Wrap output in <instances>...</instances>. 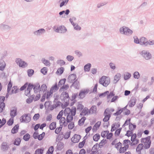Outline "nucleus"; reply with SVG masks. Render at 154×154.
<instances>
[{
    "mask_svg": "<svg viewBox=\"0 0 154 154\" xmlns=\"http://www.w3.org/2000/svg\"><path fill=\"white\" fill-rule=\"evenodd\" d=\"M45 32V30L41 28L33 32L34 35L36 36H40L44 34Z\"/></svg>",
    "mask_w": 154,
    "mask_h": 154,
    "instance_id": "11",
    "label": "nucleus"
},
{
    "mask_svg": "<svg viewBox=\"0 0 154 154\" xmlns=\"http://www.w3.org/2000/svg\"><path fill=\"white\" fill-rule=\"evenodd\" d=\"M28 82H26L23 86H21L20 88V91H23L28 86Z\"/></svg>",
    "mask_w": 154,
    "mask_h": 154,
    "instance_id": "58",
    "label": "nucleus"
},
{
    "mask_svg": "<svg viewBox=\"0 0 154 154\" xmlns=\"http://www.w3.org/2000/svg\"><path fill=\"white\" fill-rule=\"evenodd\" d=\"M13 123L14 119L11 117L7 122V124L9 126H11Z\"/></svg>",
    "mask_w": 154,
    "mask_h": 154,
    "instance_id": "46",
    "label": "nucleus"
},
{
    "mask_svg": "<svg viewBox=\"0 0 154 154\" xmlns=\"http://www.w3.org/2000/svg\"><path fill=\"white\" fill-rule=\"evenodd\" d=\"M73 119V116L70 115V114L67 115L66 119V121L67 123L71 122Z\"/></svg>",
    "mask_w": 154,
    "mask_h": 154,
    "instance_id": "35",
    "label": "nucleus"
},
{
    "mask_svg": "<svg viewBox=\"0 0 154 154\" xmlns=\"http://www.w3.org/2000/svg\"><path fill=\"white\" fill-rule=\"evenodd\" d=\"M136 126L135 124H133L131 122L129 124V128L130 131L133 132V131L136 128Z\"/></svg>",
    "mask_w": 154,
    "mask_h": 154,
    "instance_id": "26",
    "label": "nucleus"
},
{
    "mask_svg": "<svg viewBox=\"0 0 154 154\" xmlns=\"http://www.w3.org/2000/svg\"><path fill=\"white\" fill-rule=\"evenodd\" d=\"M6 63L4 61L0 62V70L3 71L4 70L6 66Z\"/></svg>",
    "mask_w": 154,
    "mask_h": 154,
    "instance_id": "32",
    "label": "nucleus"
},
{
    "mask_svg": "<svg viewBox=\"0 0 154 154\" xmlns=\"http://www.w3.org/2000/svg\"><path fill=\"white\" fill-rule=\"evenodd\" d=\"M131 76V74L130 73L127 72L124 75V79L125 80H128L130 78Z\"/></svg>",
    "mask_w": 154,
    "mask_h": 154,
    "instance_id": "41",
    "label": "nucleus"
},
{
    "mask_svg": "<svg viewBox=\"0 0 154 154\" xmlns=\"http://www.w3.org/2000/svg\"><path fill=\"white\" fill-rule=\"evenodd\" d=\"M66 59L68 61L70 62L72 61L73 60L74 57L72 56L71 55H68L66 57Z\"/></svg>",
    "mask_w": 154,
    "mask_h": 154,
    "instance_id": "63",
    "label": "nucleus"
},
{
    "mask_svg": "<svg viewBox=\"0 0 154 154\" xmlns=\"http://www.w3.org/2000/svg\"><path fill=\"white\" fill-rule=\"evenodd\" d=\"M136 99L134 97H131L129 102V106L130 107H133L135 104Z\"/></svg>",
    "mask_w": 154,
    "mask_h": 154,
    "instance_id": "14",
    "label": "nucleus"
},
{
    "mask_svg": "<svg viewBox=\"0 0 154 154\" xmlns=\"http://www.w3.org/2000/svg\"><path fill=\"white\" fill-rule=\"evenodd\" d=\"M0 27L2 29L5 30H9L11 29V27L10 26L3 24H2L0 25Z\"/></svg>",
    "mask_w": 154,
    "mask_h": 154,
    "instance_id": "28",
    "label": "nucleus"
},
{
    "mask_svg": "<svg viewBox=\"0 0 154 154\" xmlns=\"http://www.w3.org/2000/svg\"><path fill=\"white\" fill-rule=\"evenodd\" d=\"M85 142V140H83L82 142L79 143L78 147L79 148H82L84 146Z\"/></svg>",
    "mask_w": 154,
    "mask_h": 154,
    "instance_id": "52",
    "label": "nucleus"
},
{
    "mask_svg": "<svg viewBox=\"0 0 154 154\" xmlns=\"http://www.w3.org/2000/svg\"><path fill=\"white\" fill-rule=\"evenodd\" d=\"M27 88V90H29V91H31L32 88H33L34 85L32 84L31 83H29L28 85Z\"/></svg>",
    "mask_w": 154,
    "mask_h": 154,
    "instance_id": "49",
    "label": "nucleus"
},
{
    "mask_svg": "<svg viewBox=\"0 0 154 154\" xmlns=\"http://www.w3.org/2000/svg\"><path fill=\"white\" fill-rule=\"evenodd\" d=\"M67 29L64 26H61L57 27L55 30L56 32L60 33H64L66 32Z\"/></svg>",
    "mask_w": 154,
    "mask_h": 154,
    "instance_id": "7",
    "label": "nucleus"
},
{
    "mask_svg": "<svg viewBox=\"0 0 154 154\" xmlns=\"http://www.w3.org/2000/svg\"><path fill=\"white\" fill-rule=\"evenodd\" d=\"M64 71V68L63 67H61L58 69V70L57 71V72L58 73H60V75H61L63 73Z\"/></svg>",
    "mask_w": 154,
    "mask_h": 154,
    "instance_id": "59",
    "label": "nucleus"
},
{
    "mask_svg": "<svg viewBox=\"0 0 154 154\" xmlns=\"http://www.w3.org/2000/svg\"><path fill=\"white\" fill-rule=\"evenodd\" d=\"M42 61L45 66H50V62L48 60H46L44 58H42Z\"/></svg>",
    "mask_w": 154,
    "mask_h": 154,
    "instance_id": "45",
    "label": "nucleus"
},
{
    "mask_svg": "<svg viewBox=\"0 0 154 154\" xmlns=\"http://www.w3.org/2000/svg\"><path fill=\"white\" fill-rule=\"evenodd\" d=\"M86 119V118L85 117H82L81 119L79 120L78 122V125L80 126L83 125Z\"/></svg>",
    "mask_w": 154,
    "mask_h": 154,
    "instance_id": "29",
    "label": "nucleus"
},
{
    "mask_svg": "<svg viewBox=\"0 0 154 154\" xmlns=\"http://www.w3.org/2000/svg\"><path fill=\"white\" fill-rule=\"evenodd\" d=\"M99 145L98 143H96L92 147L91 151H96L98 148Z\"/></svg>",
    "mask_w": 154,
    "mask_h": 154,
    "instance_id": "56",
    "label": "nucleus"
},
{
    "mask_svg": "<svg viewBox=\"0 0 154 154\" xmlns=\"http://www.w3.org/2000/svg\"><path fill=\"white\" fill-rule=\"evenodd\" d=\"M34 72V70L32 69H28L27 71L28 76L31 77L33 74Z\"/></svg>",
    "mask_w": 154,
    "mask_h": 154,
    "instance_id": "47",
    "label": "nucleus"
},
{
    "mask_svg": "<svg viewBox=\"0 0 154 154\" xmlns=\"http://www.w3.org/2000/svg\"><path fill=\"white\" fill-rule=\"evenodd\" d=\"M76 78V75L75 74H72L69 75L68 78V82L70 83L73 82Z\"/></svg>",
    "mask_w": 154,
    "mask_h": 154,
    "instance_id": "12",
    "label": "nucleus"
},
{
    "mask_svg": "<svg viewBox=\"0 0 154 154\" xmlns=\"http://www.w3.org/2000/svg\"><path fill=\"white\" fill-rule=\"evenodd\" d=\"M56 123L55 122H53L51 123L49 125V128L51 130H54L56 128Z\"/></svg>",
    "mask_w": 154,
    "mask_h": 154,
    "instance_id": "33",
    "label": "nucleus"
},
{
    "mask_svg": "<svg viewBox=\"0 0 154 154\" xmlns=\"http://www.w3.org/2000/svg\"><path fill=\"white\" fill-rule=\"evenodd\" d=\"M30 137V135L28 134L27 133L24 135L23 137V139L25 141H27L29 140Z\"/></svg>",
    "mask_w": 154,
    "mask_h": 154,
    "instance_id": "38",
    "label": "nucleus"
},
{
    "mask_svg": "<svg viewBox=\"0 0 154 154\" xmlns=\"http://www.w3.org/2000/svg\"><path fill=\"white\" fill-rule=\"evenodd\" d=\"M63 113V110L60 111L57 116V119L58 120L60 119L62 117Z\"/></svg>",
    "mask_w": 154,
    "mask_h": 154,
    "instance_id": "48",
    "label": "nucleus"
},
{
    "mask_svg": "<svg viewBox=\"0 0 154 154\" xmlns=\"http://www.w3.org/2000/svg\"><path fill=\"white\" fill-rule=\"evenodd\" d=\"M64 143L60 141H59L57 144V149L58 150H61L64 147Z\"/></svg>",
    "mask_w": 154,
    "mask_h": 154,
    "instance_id": "22",
    "label": "nucleus"
},
{
    "mask_svg": "<svg viewBox=\"0 0 154 154\" xmlns=\"http://www.w3.org/2000/svg\"><path fill=\"white\" fill-rule=\"evenodd\" d=\"M17 109L15 106L12 107L11 110L10 116L12 118H13L17 115Z\"/></svg>",
    "mask_w": 154,
    "mask_h": 154,
    "instance_id": "13",
    "label": "nucleus"
},
{
    "mask_svg": "<svg viewBox=\"0 0 154 154\" xmlns=\"http://www.w3.org/2000/svg\"><path fill=\"white\" fill-rule=\"evenodd\" d=\"M121 74L119 73H117L114 77L113 80V82L114 84H116L120 79Z\"/></svg>",
    "mask_w": 154,
    "mask_h": 154,
    "instance_id": "18",
    "label": "nucleus"
},
{
    "mask_svg": "<svg viewBox=\"0 0 154 154\" xmlns=\"http://www.w3.org/2000/svg\"><path fill=\"white\" fill-rule=\"evenodd\" d=\"M15 62L20 67L24 68L28 65L27 63L20 58H17Z\"/></svg>",
    "mask_w": 154,
    "mask_h": 154,
    "instance_id": "6",
    "label": "nucleus"
},
{
    "mask_svg": "<svg viewBox=\"0 0 154 154\" xmlns=\"http://www.w3.org/2000/svg\"><path fill=\"white\" fill-rule=\"evenodd\" d=\"M76 109L75 107L73 106L70 111L71 115L72 116H74L76 114Z\"/></svg>",
    "mask_w": 154,
    "mask_h": 154,
    "instance_id": "43",
    "label": "nucleus"
},
{
    "mask_svg": "<svg viewBox=\"0 0 154 154\" xmlns=\"http://www.w3.org/2000/svg\"><path fill=\"white\" fill-rule=\"evenodd\" d=\"M6 119L5 118H3L1 120L0 119V128H1L6 123Z\"/></svg>",
    "mask_w": 154,
    "mask_h": 154,
    "instance_id": "42",
    "label": "nucleus"
},
{
    "mask_svg": "<svg viewBox=\"0 0 154 154\" xmlns=\"http://www.w3.org/2000/svg\"><path fill=\"white\" fill-rule=\"evenodd\" d=\"M43 149H38L35 151V154H42L43 153Z\"/></svg>",
    "mask_w": 154,
    "mask_h": 154,
    "instance_id": "39",
    "label": "nucleus"
},
{
    "mask_svg": "<svg viewBox=\"0 0 154 154\" xmlns=\"http://www.w3.org/2000/svg\"><path fill=\"white\" fill-rule=\"evenodd\" d=\"M110 83V78L105 76H103L99 80V83L104 87H106Z\"/></svg>",
    "mask_w": 154,
    "mask_h": 154,
    "instance_id": "2",
    "label": "nucleus"
},
{
    "mask_svg": "<svg viewBox=\"0 0 154 154\" xmlns=\"http://www.w3.org/2000/svg\"><path fill=\"white\" fill-rule=\"evenodd\" d=\"M150 139V136L141 139V142L142 143H144V147L145 149H147L150 147L151 142Z\"/></svg>",
    "mask_w": 154,
    "mask_h": 154,
    "instance_id": "3",
    "label": "nucleus"
},
{
    "mask_svg": "<svg viewBox=\"0 0 154 154\" xmlns=\"http://www.w3.org/2000/svg\"><path fill=\"white\" fill-rule=\"evenodd\" d=\"M84 108V106L82 104L79 103L77 106V109L81 110Z\"/></svg>",
    "mask_w": 154,
    "mask_h": 154,
    "instance_id": "64",
    "label": "nucleus"
},
{
    "mask_svg": "<svg viewBox=\"0 0 154 154\" xmlns=\"http://www.w3.org/2000/svg\"><path fill=\"white\" fill-rule=\"evenodd\" d=\"M97 108L96 106H93L91 108L90 110H89V113H94L96 112Z\"/></svg>",
    "mask_w": 154,
    "mask_h": 154,
    "instance_id": "25",
    "label": "nucleus"
},
{
    "mask_svg": "<svg viewBox=\"0 0 154 154\" xmlns=\"http://www.w3.org/2000/svg\"><path fill=\"white\" fill-rule=\"evenodd\" d=\"M40 88V85L38 83H36L34 84L33 90L35 93H37L38 92H39Z\"/></svg>",
    "mask_w": 154,
    "mask_h": 154,
    "instance_id": "16",
    "label": "nucleus"
},
{
    "mask_svg": "<svg viewBox=\"0 0 154 154\" xmlns=\"http://www.w3.org/2000/svg\"><path fill=\"white\" fill-rule=\"evenodd\" d=\"M21 141L20 138L17 137L16 138L14 142V144L16 146H19L20 145Z\"/></svg>",
    "mask_w": 154,
    "mask_h": 154,
    "instance_id": "30",
    "label": "nucleus"
},
{
    "mask_svg": "<svg viewBox=\"0 0 154 154\" xmlns=\"http://www.w3.org/2000/svg\"><path fill=\"white\" fill-rule=\"evenodd\" d=\"M45 135V133L44 132H43L42 133L38 135V139L39 140H41L44 137Z\"/></svg>",
    "mask_w": 154,
    "mask_h": 154,
    "instance_id": "51",
    "label": "nucleus"
},
{
    "mask_svg": "<svg viewBox=\"0 0 154 154\" xmlns=\"http://www.w3.org/2000/svg\"><path fill=\"white\" fill-rule=\"evenodd\" d=\"M140 54L146 60H149L152 58L151 54L148 51L143 50Z\"/></svg>",
    "mask_w": 154,
    "mask_h": 154,
    "instance_id": "4",
    "label": "nucleus"
},
{
    "mask_svg": "<svg viewBox=\"0 0 154 154\" xmlns=\"http://www.w3.org/2000/svg\"><path fill=\"white\" fill-rule=\"evenodd\" d=\"M71 133V131H70L69 132H67L64 135V138L65 139H68L70 137V133Z\"/></svg>",
    "mask_w": 154,
    "mask_h": 154,
    "instance_id": "62",
    "label": "nucleus"
},
{
    "mask_svg": "<svg viewBox=\"0 0 154 154\" xmlns=\"http://www.w3.org/2000/svg\"><path fill=\"white\" fill-rule=\"evenodd\" d=\"M109 93V92L108 91H106L104 93H100L99 94V96L100 97H104L106 96V95L108 94Z\"/></svg>",
    "mask_w": 154,
    "mask_h": 154,
    "instance_id": "61",
    "label": "nucleus"
},
{
    "mask_svg": "<svg viewBox=\"0 0 154 154\" xmlns=\"http://www.w3.org/2000/svg\"><path fill=\"white\" fill-rule=\"evenodd\" d=\"M69 88V85H63L62 87H61L60 90L59 91L60 92L62 91L63 90L65 91L67 89H68Z\"/></svg>",
    "mask_w": 154,
    "mask_h": 154,
    "instance_id": "37",
    "label": "nucleus"
},
{
    "mask_svg": "<svg viewBox=\"0 0 154 154\" xmlns=\"http://www.w3.org/2000/svg\"><path fill=\"white\" fill-rule=\"evenodd\" d=\"M66 81V79L65 78L61 79L59 81L58 85L59 87L63 85H64Z\"/></svg>",
    "mask_w": 154,
    "mask_h": 154,
    "instance_id": "40",
    "label": "nucleus"
},
{
    "mask_svg": "<svg viewBox=\"0 0 154 154\" xmlns=\"http://www.w3.org/2000/svg\"><path fill=\"white\" fill-rule=\"evenodd\" d=\"M72 83V84L70 86V88H72V86H73L75 89H79L80 84L79 82L77 81V79H76Z\"/></svg>",
    "mask_w": 154,
    "mask_h": 154,
    "instance_id": "15",
    "label": "nucleus"
},
{
    "mask_svg": "<svg viewBox=\"0 0 154 154\" xmlns=\"http://www.w3.org/2000/svg\"><path fill=\"white\" fill-rule=\"evenodd\" d=\"M88 90L87 89L81 90L79 94V98L81 99H83L85 97V95L88 93Z\"/></svg>",
    "mask_w": 154,
    "mask_h": 154,
    "instance_id": "9",
    "label": "nucleus"
},
{
    "mask_svg": "<svg viewBox=\"0 0 154 154\" xmlns=\"http://www.w3.org/2000/svg\"><path fill=\"white\" fill-rule=\"evenodd\" d=\"M61 99H63L64 101L65 100H69V97L68 93L66 91H63L61 94L60 97Z\"/></svg>",
    "mask_w": 154,
    "mask_h": 154,
    "instance_id": "8",
    "label": "nucleus"
},
{
    "mask_svg": "<svg viewBox=\"0 0 154 154\" xmlns=\"http://www.w3.org/2000/svg\"><path fill=\"white\" fill-rule=\"evenodd\" d=\"M41 72L43 75H46L47 72V68L46 67H44L42 68L41 70Z\"/></svg>",
    "mask_w": 154,
    "mask_h": 154,
    "instance_id": "53",
    "label": "nucleus"
},
{
    "mask_svg": "<svg viewBox=\"0 0 154 154\" xmlns=\"http://www.w3.org/2000/svg\"><path fill=\"white\" fill-rule=\"evenodd\" d=\"M147 41V39L144 37H142L140 39V44L141 45H144L145 46L146 45V42Z\"/></svg>",
    "mask_w": 154,
    "mask_h": 154,
    "instance_id": "23",
    "label": "nucleus"
},
{
    "mask_svg": "<svg viewBox=\"0 0 154 154\" xmlns=\"http://www.w3.org/2000/svg\"><path fill=\"white\" fill-rule=\"evenodd\" d=\"M140 74L137 71H136L133 73V76L134 78L135 79H138L140 76Z\"/></svg>",
    "mask_w": 154,
    "mask_h": 154,
    "instance_id": "44",
    "label": "nucleus"
},
{
    "mask_svg": "<svg viewBox=\"0 0 154 154\" xmlns=\"http://www.w3.org/2000/svg\"><path fill=\"white\" fill-rule=\"evenodd\" d=\"M146 46H147L148 45H154V40H152V41H151L150 40H149L148 41H147V42H146Z\"/></svg>",
    "mask_w": 154,
    "mask_h": 154,
    "instance_id": "54",
    "label": "nucleus"
},
{
    "mask_svg": "<svg viewBox=\"0 0 154 154\" xmlns=\"http://www.w3.org/2000/svg\"><path fill=\"white\" fill-rule=\"evenodd\" d=\"M20 119V120H22V122L28 123L31 119V115L29 113L24 114L21 117Z\"/></svg>",
    "mask_w": 154,
    "mask_h": 154,
    "instance_id": "5",
    "label": "nucleus"
},
{
    "mask_svg": "<svg viewBox=\"0 0 154 154\" xmlns=\"http://www.w3.org/2000/svg\"><path fill=\"white\" fill-rule=\"evenodd\" d=\"M9 148L8 146L7 145V143L3 142L2 144L1 149L3 151L7 150Z\"/></svg>",
    "mask_w": 154,
    "mask_h": 154,
    "instance_id": "19",
    "label": "nucleus"
},
{
    "mask_svg": "<svg viewBox=\"0 0 154 154\" xmlns=\"http://www.w3.org/2000/svg\"><path fill=\"white\" fill-rule=\"evenodd\" d=\"M100 138V136L99 134H96L93 137V140L96 142Z\"/></svg>",
    "mask_w": 154,
    "mask_h": 154,
    "instance_id": "36",
    "label": "nucleus"
},
{
    "mask_svg": "<svg viewBox=\"0 0 154 154\" xmlns=\"http://www.w3.org/2000/svg\"><path fill=\"white\" fill-rule=\"evenodd\" d=\"M144 146L143 144L140 143L137 146L136 149V151L137 152L139 153V154L141 153V151L143 149Z\"/></svg>",
    "mask_w": 154,
    "mask_h": 154,
    "instance_id": "20",
    "label": "nucleus"
},
{
    "mask_svg": "<svg viewBox=\"0 0 154 154\" xmlns=\"http://www.w3.org/2000/svg\"><path fill=\"white\" fill-rule=\"evenodd\" d=\"M69 1V0H60V1H61L62 2L60 4V7H62L64 5H66L68 3Z\"/></svg>",
    "mask_w": 154,
    "mask_h": 154,
    "instance_id": "34",
    "label": "nucleus"
},
{
    "mask_svg": "<svg viewBox=\"0 0 154 154\" xmlns=\"http://www.w3.org/2000/svg\"><path fill=\"white\" fill-rule=\"evenodd\" d=\"M74 127V123L73 122H70L68 125V128L69 129H72Z\"/></svg>",
    "mask_w": 154,
    "mask_h": 154,
    "instance_id": "55",
    "label": "nucleus"
},
{
    "mask_svg": "<svg viewBox=\"0 0 154 154\" xmlns=\"http://www.w3.org/2000/svg\"><path fill=\"white\" fill-rule=\"evenodd\" d=\"M109 131H103L101 133V136L103 138H105L106 137V134H108Z\"/></svg>",
    "mask_w": 154,
    "mask_h": 154,
    "instance_id": "57",
    "label": "nucleus"
},
{
    "mask_svg": "<svg viewBox=\"0 0 154 154\" xmlns=\"http://www.w3.org/2000/svg\"><path fill=\"white\" fill-rule=\"evenodd\" d=\"M109 108H107L105 110L104 113V114L105 115V117L108 119V120H109L111 116V114H109Z\"/></svg>",
    "mask_w": 154,
    "mask_h": 154,
    "instance_id": "17",
    "label": "nucleus"
},
{
    "mask_svg": "<svg viewBox=\"0 0 154 154\" xmlns=\"http://www.w3.org/2000/svg\"><path fill=\"white\" fill-rule=\"evenodd\" d=\"M91 67V64L90 63H88L85 65L84 66V69L85 71L88 72L90 71Z\"/></svg>",
    "mask_w": 154,
    "mask_h": 154,
    "instance_id": "31",
    "label": "nucleus"
},
{
    "mask_svg": "<svg viewBox=\"0 0 154 154\" xmlns=\"http://www.w3.org/2000/svg\"><path fill=\"white\" fill-rule=\"evenodd\" d=\"M47 89V87L45 84H44L41 85L40 87L39 93L43 91V92L45 91Z\"/></svg>",
    "mask_w": 154,
    "mask_h": 154,
    "instance_id": "27",
    "label": "nucleus"
},
{
    "mask_svg": "<svg viewBox=\"0 0 154 154\" xmlns=\"http://www.w3.org/2000/svg\"><path fill=\"white\" fill-rule=\"evenodd\" d=\"M59 89V87L57 85V83L56 82L54 85L52 86L50 89L51 91L54 92L57 91Z\"/></svg>",
    "mask_w": 154,
    "mask_h": 154,
    "instance_id": "24",
    "label": "nucleus"
},
{
    "mask_svg": "<svg viewBox=\"0 0 154 154\" xmlns=\"http://www.w3.org/2000/svg\"><path fill=\"white\" fill-rule=\"evenodd\" d=\"M131 141L132 142H133L135 141V140L136 139L137 135L136 134H132L131 135Z\"/></svg>",
    "mask_w": 154,
    "mask_h": 154,
    "instance_id": "50",
    "label": "nucleus"
},
{
    "mask_svg": "<svg viewBox=\"0 0 154 154\" xmlns=\"http://www.w3.org/2000/svg\"><path fill=\"white\" fill-rule=\"evenodd\" d=\"M19 128V125L18 124L15 125L11 130V133L13 134L17 133L18 132Z\"/></svg>",
    "mask_w": 154,
    "mask_h": 154,
    "instance_id": "21",
    "label": "nucleus"
},
{
    "mask_svg": "<svg viewBox=\"0 0 154 154\" xmlns=\"http://www.w3.org/2000/svg\"><path fill=\"white\" fill-rule=\"evenodd\" d=\"M81 138V136L80 135L75 134L74 135V137H73L71 139V140L73 143H78L79 142Z\"/></svg>",
    "mask_w": 154,
    "mask_h": 154,
    "instance_id": "10",
    "label": "nucleus"
},
{
    "mask_svg": "<svg viewBox=\"0 0 154 154\" xmlns=\"http://www.w3.org/2000/svg\"><path fill=\"white\" fill-rule=\"evenodd\" d=\"M120 33L121 34H124L126 35H130L132 34L133 31L129 28L123 26L120 27L119 29Z\"/></svg>",
    "mask_w": 154,
    "mask_h": 154,
    "instance_id": "1",
    "label": "nucleus"
},
{
    "mask_svg": "<svg viewBox=\"0 0 154 154\" xmlns=\"http://www.w3.org/2000/svg\"><path fill=\"white\" fill-rule=\"evenodd\" d=\"M40 117V115L39 113L35 114L33 116V119L35 121L37 120Z\"/></svg>",
    "mask_w": 154,
    "mask_h": 154,
    "instance_id": "60",
    "label": "nucleus"
}]
</instances>
